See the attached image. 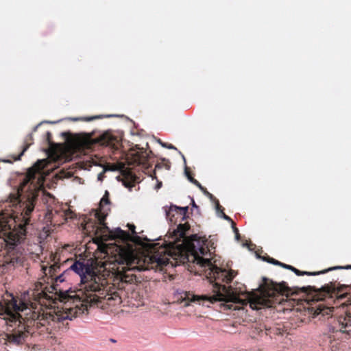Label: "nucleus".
Wrapping results in <instances>:
<instances>
[{
    "instance_id": "obj_21",
    "label": "nucleus",
    "mask_w": 351,
    "mask_h": 351,
    "mask_svg": "<svg viewBox=\"0 0 351 351\" xmlns=\"http://www.w3.org/2000/svg\"><path fill=\"white\" fill-rule=\"evenodd\" d=\"M258 256L261 258L260 256ZM261 258L263 261H267V262H268L269 263L274 264L275 265L280 266L281 262H280V261H277V260H276V259H274L273 258L269 257L267 254H266V256L261 257Z\"/></svg>"
},
{
    "instance_id": "obj_22",
    "label": "nucleus",
    "mask_w": 351,
    "mask_h": 351,
    "mask_svg": "<svg viewBox=\"0 0 351 351\" xmlns=\"http://www.w3.org/2000/svg\"><path fill=\"white\" fill-rule=\"evenodd\" d=\"M258 256L261 258L260 256ZM261 258L263 261H267V262H268L269 263L274 264L275 265L280 266L281 262H280V261H277V260H276V259H274L273 258L269 257L267 254H266V256L261 257Z\"/></svg>"
},
{
    "instance_id": "obj_5",
    "label": "nucleus",
    "mask_w": 351,
    "mask_h": 351,
    "mask_svg": "<svg viewBox=\"0 0 351 351\" xmlns=\"http://www.w3.org/2000/svg\"><path fill=\"white\" fill-rule=\"evenodd\" d=\"M303 293L314 291L313 299L316 301L324 300L326 298H335L338 300H342L348 298L346 302H349L346 314L341 315L338 318L339 329L335 331V333L342 332L350 334L351 332V295L350 288L347 286L341 285L336 287L335 283L330 282L325 285L320 289H316L315 287L308 286L298 288ZM335 332V331H333Z\"/></svg>"
},
{
    "instance_id": "obj_30",
    "label": "nucleus",
    "mask_w": 351,
    "mask_h": 351,
    "mask_svg": "<svg viewBox=\"0 0 351 351\" xmlns=\"http://www.w3.org/2000/svg\"><path fill=\"white\" fill-rule=\"evenodd\" d=\"M185 173L188 178V179L189 180V181L191 182H192V181H194V180H195L191 174L190 171L188 170V168L186 167L185 169Z\"/></svg>"
},
{
    "instance_id": "obj_19",
    "label": "nucleus",
    "mask_w": 351,
    "mask_h": 351,
    "mask_svg": "<svg viewBox=\"0 0 351 351\" xmlns=\"http://www.w3.org/2000/svg\"><path fill=\"white\" fill-rule=\"evenodd\" d=\"M216 209H217V211H220V212L221 213V217H222L224 219H226V220H227V221H230H230H232V219L229 216L226 215L223 213V208H222V206L219 204V201H218V200H216Z\"/></svg>"
},
{
    "instance_id": "obj_12",
    "label": "nucleus",
    "mask_w": 351,
    "mask_h": 351,
    "mask_svg": "<svg viewBox=\"0 0 351 351\" xmlns=\"http://www.w3.org/2000/svg\"><path fill=\"white\" fill-rule=\"evenodd\" d=\"M189 207H178L176 206H171L168 210L166 211L167 218L171 221H173V218L176 215H179L182 220L186 218Z\"/></svg>"
},
{
    "instance_id": "obj_41",
    "label": "nucleus",
    "mask_w": 351,
    "mask_h": 351,
    "mask_svg": "<svg viewBox=\"0 0 351 351\" xmlns=\"http://www.w3.org/2000/svg\"><path fill=\"white\" fill-rule=\"evenodd\" d=\"M193 206H196V205H195V204L194 200H193Z\"/></svg>"
},
{
    "instance_id": "obj_33",
    "label": "nucleus",
    "mask_w": 351,
    "mask_h": 351,
    "mask_svg": "<svg viewBox=\"0 0 351 351\" xmlns=\"http://www.w3.org/2000/svg\"><path fill=\"white\" fill-rule=\"evenodd\" d=\"M201 191H203V192H204V194H206L207 196H208L210 198H213V195L211 193H210L207 191V189H206V188H204V189L201 190Z\"/></svg>"
},
{
    "instance_id": "obj_4",
    "label": "nucleus",
    "mask_w": 351,
    "mask_h": 351,
    "mask_svg": "<svg viewBox=\"0 0 351 351\" xmlns=\"http://www.w3.org/2000/svg\"><path fill=\"white\" fill-rule=\"evenodd\" d=\"M190 229V226L187 223H180L178 226V232L181 237L184 238V247L186 249L187 259L189 261L195 263L200 267L208 268L210 278L215 280L222 278V280L229 283L232 281L233 276L226 269H221L217 266L213 265L211 260L208 258H204V256L210 254V250L206 245V241L202 240L197 234H192L185 238L186 232Z\"/></svg>"
},
{
    "instance_id": "obj_26",
    "label": "nucleus",
    "mask_w": 351,
    "mask_h": 351,
    "mask_svg": "<svg viewBox=\"0 0 351 351\" xmlns=\"http://www.w3.org/2000/svg\"><path fill=\"white\" fill-rule=\"evenodd\" d=\"M59 268H60V267L58 266L56 264H53V265L50 266V267L49 269V272L50 275L51 276L55 275V274L56 272V269H59Z\"/></svg>"
},
{
    "instance_id": "obj_35",
    "label": "nucleus",
    "mask_w": 351,
    "mask_h": 351,
    "mask_svg": "<svg viewBox=\"0 0 351 351\" xmlns=\"http://www.w3.org/2000/svg\"><path fill=\"white\" fill-rule=\"evenodd\" d=\"M230 222H231V226H232V229H234V228H237L236 223L232 220Z\"/></svg>"
},
{
    "instance_id": "obj_11",
    "label": "nucleus",
    "mask_w": 351,
    "mask_h": 351,
    "mask_svg": "<svg viewBox=\"0 0 351 351\" xmlns=\"http://www.w3.org/2000/svg\"><path fill=\"white\" fill-rule=\"evenodd\" d=\"M95 216L97 219L99 226L97 225L96 223L92 225L91 232H93L95 235L105 233L108 230V226L105 223L106 215L100 211L97 212L95 214Z\"/></svg>"
},
{
    "instance_id": "obj_20",
    "label": "nucleus",
    "mask_w": 351,
    "mask_h": 351,
    "mask_svg": "<svg viewBox=\"0 0 351 351\" xmlns=\"http://www.w3.org/2000/svg\"><path fill=\"white\" fill-rule=\"evenodd\" d=\"M110 204L109 199V193L108 191H106L104 195L100 200L99 206L101 208L104 205H107Z\"/></svg>"
},
{
    "instance_id": "obj_32",
    "label": "nucleus",
    "mask_w": 351,
    "mask_h": 351,
    "mask_svg": "<svg viewBox=\"0 0 351 351\" xmlns=\"http://www.w3.org/2000/svg\"><path fill=\"white\" fill-rule=\"evenodd\" d=\"M192 183L196 185L200 190L204 189V187L201 185V184L197 180H194V181H192Z\"/></svg>"
},
{
    "instance_id": "obj_17",
    "label": "nucleus",
    "mask_w": 351,
    "mask_h": 351,
    "mask_svg": "<svg viewBox=\"0 0 351 351\" xmlns=\"http://www.w3.org/2000/svg\"><path fill=\"white\" fill-rule=\"evenodd\" d=\"M113 236L123 241H132V237L126 231L121 230L120 228H116L113 232Z\"/></svg>"
},
{
    "instance_id": "obj_18",
    "label": "nucleus",
    "mask_w": 351,
    "mask_h": 351,
    "mask_svg": "<svg viewBox=\"0 0 351 351\" xmlns=\"http://www.w3.org/2000/svg\"><path fill=\"white\" fill-rule=\"evenodd\" d=\"M121 171L122 175L126 178L133 180L135 178V176L133 174V173L127 168L125 167L124 165H122V167L121 168Z\"/></svg>"
},
{
    "instance_id": "obj_3",
    "label": "nucleus",
    "mask_w": 351,
    "mask_h": 351,
    "mask_svg": "<svg viewBox=\"0 0 351 351\" xmlns=\"http://www.w3.org/2000/svg\"><path fill=\"white\" fill-rule=\"evenodd\" d=\"M77 274L80 278V289L74 295L69 296L66 301L81 302L82 306L87 308L88 304L114 306L121 302V297L117 292L108 293V282L97 268L93 264L84 261H75L69 269L56 277V282H62L67 280L72 272Z\"/></svg>"
},
{
    "instance_id": "obj_27",
    "label": "nucleus",
    "mask_w": 351,
    "mask_h": 351,
    "mask_svg": "<svg viewBox=\"0 0 351 351\" xmlns=\"http://www.w3.org/2000/svg\"><path fill=\"white\" fill-rule=\"evenodd\" d=\"M52 134L50 132L46 133V141L50 147H52L54 144L51 141Z\"/></svg>"
},
{
    "instance_id": "obj_36",
    "label": "nucleus",
    "mask_w": 351,
    "mask_h": 351,
    "mask_svg": "<svg viewBox=\"0 0 351 351\" xmlns=\"http://www.w3.org/2000/svg\"><path fill=\"white\" fill-rule=\"evenodd\" d=\"M233 231L235 233V234H239V230L237 228H234V229H233Z\"/></svg>"
},
{
    "instance_id": "obj_1",
    "label": "nucleus",
    "mask_w": 351,
    "mask_h": 351,
    "mask_svg": "<svg viewBox=\"0 0 351 351\" xmlns=\"http://www.w3.org/2000/svg\"><path fill=\"white\" fill-rule=\"evenodd\" d=\"M34 287L33 295L38 304L25 302L13 294H7L0 300V317L9 327L7 332L0 335L3 344L18 346L23 344L29 336L45 338L56 332H64L69 328V320L83 313L78 304L58 312L44 306L41 302L52 298L46 290L53 289V286L38 282Z\"/></svg>"
},
{
    "instance_id": "obj_28",
    "label": "nucleus",
    "mask_w": 351,
    "mask_h": 351,
    "mask_svg": "<svg viewBox=\"0 0 351 351\" xmlns=\"http://www.w3.org/2000/svg\"><path fill=\"white\" fill-rule=\"evenodd\" d=\"M56 290L55 287H53V289H49L47 288V290H46V292L48 295H52V298L51 299H49V300H47V301H52L53 300V296H54V291Z\"/></svg>"
},
{
    "instance_id": "obj_40",
    "label": "nucleus",
    "mask_w": 351,
    "mask_h": 351,
    "mask_svg": "<svg viewBox=\"0 0 351 351\" xmlns=\"http://www.w3.org/2000/svg\"><path fill=\"white\" fill-rule=\"evenodd\" d=\"M89 228V223H87L86 224V226H85V228H85V229H86V228Z\"/></svg>"
},
{
    "instance_id": "obj_25",
    "label": "nucleus",
    "mask_w": 351,
    "mask_h": 351,
    "mask_svg": "<svg viewBox=\"0 0 351 351\" xmlns=\"http://www.w3.org/2000/svg\"><path fill=\"white\" fill-rule=\"evenodd\" d=\"M159 143L163 147H166L169 149H177V148L173 145L172 144L168 143H163L160 140H159Z\"/></svg>"
},
{
    "instance_id": "obj_8",
    "label": "nucleus",
    "mask_w": 351,
    "mask_h": 351,
    "mask_svg": "<svg viewBox=\"0 0 351 351\" xmlns=\"http://www.w3.org/2000/svg\"><path fill=\"white\" fill-rule=\"evenodd\" d=\"M216 285L219 287V290H220V289L222 288L223 291H225L226 289V286L224 285H220L218 283H216ZM225 297L226 296L223 293H221L220 291H218L216 294L210 297L207 295L198 296L186 291L184 293V296H182L183 300L188 302L208 300L210 301L211 303H214L217 301H223L225 300Z\"/></svg>"
},
{
    "instance_id": "obj_16",
    "label": "nucleus",
    "mask_w": 351,
    "mask_h": 351,
    "mask_svg": "<svg viewBox=\"0 0 351 351\" xmlns=\"http://www.w3.org/2000/svg\"><path fill=\"white\" fill-rule=\"evenodd\" d=\"M126 267L125 266L122 267L121 270H119V268H118L117 276L122 282H132L134 279L133 274H130L132 269Z\"/></svg>"
},
{
    "instance_id": "obj_42",
    "label": "nucleus",
    "mask_w": 351,
    "mask_h": 351,
    "mask_svg": "<svg viewBox=\"0 0 351 351\" xmlns=\"http://www.w3.org/2000/svg\"><path fill=\"white\" fill-rule=\"evenodd\" d=\"M68 134H69V133H66V132H65V133H63V135H65V136H66V135H68Z\"/></svg>"
},
{
    "instance_id": "obj_29",
    "label": "nucleus",
    "mask_w": 351,
    "mask_h": 351,
    "mask_svg": "<svg viewBox=\"0 0 351 351\" xmlns=\"http://www.w3.org/2000/svg\"><path fill=\"white\" fill-rule=\"evenodd\" d=\"M101 117H102L101 116L87 117L81 118L80 119L83 120V121H93V120H95L97 119H100Z\"/></svg>"
},
{
    "instance_id": "obj_43",
    "label": "nucleus",
    "mask_w": 351,
    "mask_h": 351,
    "mask_svg": "<svg viewBox=\"0 0 351 351\" xmlns=\"http://www.w3.org/2000/svg\"><path fill=\"white\" fill-rule=\"evenodd\" d=\"M29 138L32 139V134H29Z\"/></svg>"
},
{
    "instance_id": "obj_9",
    "label": "nucleus",
    "mask_w": 351,
    "mask_h": 351,
    "mask_svg": "<svg viewBox=\"0 0 351 351\" xmlns=\"http://www.w3.org/2000/svg\"><path fill=\"white\" fill-rule=\"evenodd\" d=\"M94 141L101 145L108 146L112 149H117L120 143L118 136L114 135L111 132L107 131L95 138Z\"/></svg>"
},
{
    "instance_id": "obj_37",
    "label": "nucleus",
    "mask_w": 351,
    "mask_h": 351,
    "mask_svg": "<svg viewBox=\"0 0 351 351\" xmlns=\"http://www.w3.org/2000/svg\"><path fill=\"white\" fill-rule=\"evenodd\" d=\"M161 186H162V182H158V184H157V188H158V189H159V188H160V187H161Z\"/></svg>"
},
{
    "instance_id": "obj_13",
    "label": "nucleus",
    "mask_w": 351,
    "mask_h": 351,
    "mask_svg": "<svg viewBox=\"0 0 351 351\" xmlns=\"http://www.w3.org/2000/svg\"><path fill=\"white\" fill-rule=\"evenodd\" d=\"M351 269V265H346L344 267H341V266L333 267L328 268L327 269H324L322 271H314V272L302 271L293 266H291V269L290 270L292 271L293 272H294L297 276H304V275L317 276V275H319V274H326L329 271H332V270H335V269Z\"/></svg>"
},
{
    "instance_id": "obj_14",
    "label": "nucleus",
    "mask_w": 351,
    "mask_h": 351,
    "mask_svg": "<svg viewBox=\"0 0 351 351\" xmlns=\"http://www.w3.org/2000/svg\"><path fill=\"white\" fill-rule=\"evenodd\" d=\"M351 269V265H346L344 267H341V266L333 267L328 268L327 269H324L322 271H314V272L302 271L293 266H291V269L290 270L292 271L293 272H294L297 276H304V275L317 276V275H319V274H326L329 271H332V270H335V269Z\"/></svg>"
},
{
    "instance_id": "obj_24",
    "label": "nucleus",
    "mask_w": 351,
    "mask_h": 351,
    "mask_svg": "<svg viewBox=\"0 0 351 351\" xmlns=\"http://www.w3.org/2000/svg\"><path fill=\"white\" fill-rule=\"evenodd\" d=\"M316 313L317 315L319 314H322V315H325V314H329L330 312H331V309L330 308H321V306H319V307L317 308L316 310Z\"/></svg>"
},
{
    "instance_id": "obj_6",
    "label": "nucleus",
    "mask_w": 351,
    "mask_h": 351,
    "mask_svg": "<svg viewBox=\"0 0 351 351\" xmlns=\"http://www.w3.org/2000/svg\"><path fill=\"white\" fill-rule=\"evenodd\" d=\"M290 290L285 282L276 283L264 278L258 293L248 295L250 306L255 310L272 307L273 305L280 303V296L288 295Z\"/></svg>"
},
{
    "instance_id": "obj_2",
    "label": "nucleus",
    "mask_w": 351,
    "mask_h": 351,
    "mask_svg": "<svg viewBox=\"0 0 351 351\" xmlns=\"http://www.w3.org/2000/svg\"><path fill=\"white\" fill-rule=\"evenodd\" d=\"M43 184V177L29 169L16 191L11 193L7 201L10 210L0 217V239L4 244L0 254V274L12 267L21 265L25 256L21 243L25 238L26 226L38 201Z\"/></svg>"
},
{
    "instance_id": "obj_38",
    "label": "nucleus",
    "mask_w": 351,
    "mask_h": 351,
    "mask_svg": "<svg viewBox=\"0 0 351 351\" xmlns=\"http://www.w3.org/2000/svg\"><path fill=\"white\" fill-rule=\"evenodd\" d=\"M3 161L5 162H10V163L12 162V160H3Z\"/></svg>"
},
{
    "instance_id": "obj_39",
    "label": "nucleus",
    "mask_w": 351,
    "mask_h": 351,
    "mask_svg": "<svg viewBox=\"0 0 351 351\" xmlns=\"http://www.w3.org/2000/svg\"><path fill=\"white\" fill-rule=\"evenodd\" d=\"M235 236H236L237 239L239 240V237H240V234H235Z\"/></svg>"
},
{
    "instance_id": "obj_10",
    "label": "nucleus",
    "mask_w": 351,
    "mask_h": 351,
    "mask_svg": "<svg viewBox=\"0 0 351 351\" xmlns=\"http://www.w3.org/2000/svg\"><path fill=\"white\" fill-rule=\"evenodd\" d=\"M147 158L146 151L140 149V151L130 154L127 157V161L130 165H145L147 162Z\"/></svg>"
},
{
    "instance_id": "obj_15",
    "label": "nucleus",
    "mask_w": 351,
    "mask_h": 351,
    "mask_svg": "<svg viewBox=\"0 0 351 351\" xmlns=\"http://www.w3.org/2000/svg\"><path fill=\"white\" fill-rule=\"evenodd\" d=\"M136 258L132 250H122L119 253V264L126 265L127 267L132 266Z\"/></svg>"
},
{
    "instance_id": "obj_23",
    "label": "nucleus",
    "mask_w": 351,
    "mask_h": 351,
    "mask_svg": "<svg viewBox=\"0 0 351 351\" xmlns=\"http://www.w3.org/2000/svg\"><path fill=\"white\" fill-rule=\"evenodd\" d=\"M29 145H30V144H27H27L23 147V148L22 151L21 152V153H20L18 156H12L11 157H12V160H13L14 161L20 160H21V156H22L24 154V153L27 150V149L29 148Z\"/></svg>"
},
{
    "instance_id": "obj_34",
    "label": "nucleus",
    "mask_w": 351,
    "mask_h": 351,
    "mask_svg": "<svg viewBox=\"0 0 351 351\" xmlns=\"http://www.w3.org/2000/svg\"><path fill=\"white\" fill-rule=\"evenodd\" d=\"M280 267H283V268H285L287 269H289L290 270L291 269V265H287L285 263H280Z\"/></svg>"
},
{
    "instance_id": "obj_44",
    "label": "nucleus",
    "mask_w": 351,
    "mask_h": 351,
    "mask_svg": "<svg viewBox=\"0 0 351 351\" xmlns=\"http://www.w3.org/2000/svg\"><path fill=\"white\" fill-rule=\"evenodd\" d=\"M182 158H183V159L185 160V158H184V155H182Z\"/></svg>"
},
{
    "instance_id": "obj_31",
    "label": "nucleus",
    "mask_w": 351,
    "mask_h": 351,
    "mask_svg": "<svg viewBox=\"0 0 351 351\" xmlns=\"http://www.w3.org/2000/svg\"><path fill=\"white\" fill-rule=\"evenodd\" d=\"M128 227L129 228L130 230L132 232V234L133 235H136V232L135 230L136 227H135V226L134 224L128 223Z\"/></svg>"
},
{
    "instance_id": "obj_7",
    "label": "nucleus",
    "mask_w": 351,
    "mask_h": 351,
    "mask_svg": "<svg viewBox=\"0 0 351 351\" xmlns=\"http://www.w3.org/2000/svg\"><path fill=\"white\" fill-rule=\"evenodd\" d=\"M169 254H167V249L165 247L160 246L158 252H154L152 256L147 257L148 258V264H150L145 267V268H142L141 269H149V267L152 268L154 266L152 265L155 264L156 267H161L166 266L169 263Z\"/></svg>"
}]
</instances>
